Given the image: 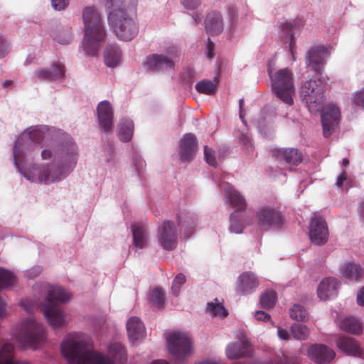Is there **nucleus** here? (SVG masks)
Returning a JSON list of instances; mask_svg holds the SVG:
<instances>
[{
    "mask_svg": "<svg viewBox=\"0 0 364 364\" xmlns=\"http://www.w3.org/2000/svg\"><path fill=\"white\" fill-rule=\"evenodd\" d=\"M277 300V293L272 290H268L263 293L260 297V304L262 308H272Z\"/></svg>",
    "mask_w": 364,
    "mask_h": 364,
    "instance_id": "4c0bfd02",
    "label": "nucleus"
},
{
    "mask_svg": "<svg viewBox=\"0 0 364 364\" xmlns=\"http://www.w3.org/2000/svg\"><path fill=\"white\" fill-rule=\"evenodd\" d=\"M6 315V302L0 296V317H3Z\"/></svg>",
    "mask_w": 364,
    "mask_h": 364,
    "instance_id": "052dcab7",
    "label": "nucleus"
},
{
    "mask_svg": "<svg viewBox=\"0 0 364 364\" xmlns=\"http://www.w3.org/2000/svg\"><path fill=\"white\" fill-rule=\"evenodd\" d=\"M43 139L41 131L33 129L29 132H23L16 140L14 149V161L18 166L23 163L26 156L32 152L35 146L40 144Z\"/></svg>",
    "mask_w": 364,
    "mask_h": 364,
    "instance_id": "0eeeda50",
    "label": "nucleus"
},
{
    "mask_svg": "<svg viewBox=\"0 0 364 364\" xmlns=\"http://www.w3.org/2000/svg\"><path fill=\"white\" fill-rule=\"evenodd\" d=\"M70 299V294L60 286L50 287L45 303L43 306V314L48 323L53 328H58L65 325V321L60 304Z\"/></svg>",
    "mask_w": 364,
    "mask_h": 364,
    "instance_id": "39448f33",
    "label": "nucleus"
},
{
    "mask_svg": "<svg viewBox=\"0 0 364 364\" xmlns=\"http://www.w3.org/2000/svg\"><path fill=\"white\" fill-rule=\"evenodd\" d=\"M53 8L56 11L64 10L69 4V0H51Z\"/></svg>",
    "mask_w": 364,
    "mask_h": 364,
    "instance_id": "09e8293b",
    "label": "nucleus"
},
{
    "mask_svg": "<svg viewBox=\"0 0 364 364\" xmlns=\"http://www.w3.org/2000/svg\"><path fill=\"white\" fill-rule=\"evenodd\" d=\"M207 311L212 316L221 318L226 317L228 314V311L217 299H215L214 302L208 303Z\"/></svg>",
    "mask_w": 364,
    "mask_h": 364,
    "instance_id": "c9c22d12",
    "label": "nucleus"
},
{
    "mask_svg": "<svg viewBox=\"0 0 364 364\" xmlns=\"http://www.w3.org/2000/svg\"><path fill=\"white\" fill-rule=\"evenodd\" d=\"M22 340L25 346L36 348L46 340V332L42 325L34 319H28L23 326Z\"/></svg>",
    "mask_w": 364,
    "mask_h": 364,
    "instance_id": "9b49d317",
    "label": "nucleus"
},
{
    "mask_svg": "<svg viewBox=\"0 0 364 364\" xmlns=\"http://www.w3.org/2000/svg\"><path fill=\"white\" fill-rule=\"evenodd\" d=\"M127 334L132 342L141 340L145 336V327L143 322L136 316L131 317L127 323Z\"/></svg>",
    "mask_w": 364,
    "mask_h": 364,
    "instance_id": "a878e982",
    "label": "nucleus"
},
{
    "mask_svg": "<svg viewBox=\"0 0 364 364\" xmlns=\"http://www.w3.org/2000/svg\"><path fill=\"white\" fill-rule=\"evenodd\" d=\"M196 90L199 93L210 95L215 92L216 86L210 80H202L196 85Z\"/></svg>",
    "mask_w": 364,
    "mask_h": 364,
    "instance_id": "a19ab883",
    "label": "nucleus"
},
{
    "mask_svg": "<svg viewBox=\"0 0 364 364\" xmlns=\"http://www.w3.org/2000/svg\"><path fill=\"white\" fill-rule=\"evenodd\" d=\"M132 231L134 246L140 249L144 248L148 240L147 228L144 225L134 224L132 225Z\"/></svg>",
    "mask_w": 364,
    "mask_h": 364,
    "instance_id": "c85d7f7f",
    "label": "nucleus"
},
{
    "mask_svg": "<svg viewBox=\"0 0 364 364\" xmlns=\"http://www.w3.org/2000/svg\"><path fill=\"white\" fill-rule=\"evenodd\" d=\"M196 217L188 212H181L177 215V223L178 227L191 232L196 225Z\"/></svg>",
    "mask_w": 364,
    "mask_h": 364,
    "instance_id": "f704fd0d",
    "label": "nucleus"
},
{
    "mask_svg": "<svg viewBox=\"0 0 364 364\" xmlns=\"http://www.w3.org/2000/svg\"><path fill=\"white\" fill-rule=\"evenodd\" d=\"M309 356L318 364L331 362L335 357V352L323 344L311 345L308 350Z\"/></svg>",
    "mask_w": 364,
    "mask_h": 364,
    "instance_id": "f3484780",
    "label": "nucleus"
},
{
    "mask_svg": "<svg viewBox=\"0 0 364 364\" xmlns=\"http://www.w3.org/2000/svg\"><path fill=\"white\" fill-rule=\"evenodd\" d=\"M243 103H244L243 99H240L239 101V105H240V117H242V107Z\"/></svg>",
    "mask_w": 364,
    "mask_h": 364,
    "instance_id": "0e129e2a",
    "label": "nucleus"
},
{
    "mask_svg": "<svg viewBox=\"0 0 364 364\" xmlns=\"http://www.w3.org/2000/svg\"><path fill=\"white\" fill-rule=\"evenodd\" d=\"M338 282L335 278H326L323 279L317 289L318 296L321 300L329 299L337 295Z\"/></svg>",
    "mask_w": 364,
    "mask_h": 364,
    "instance_id": "b1692460",
    "label": "nucleus"
},
{
    "mask_svg": "<svg viewBox=\"0 0 364 364\" xmlns=\"http://www.w3.org/2000/svg\"><path fill=\"white\" fill-rule=\"evenodd\" d=\"M339 327L341 330L353 334H359L363 331L361 323L354 317H346L341 319Z\"/></svg>",
    "mask_w": 364,
    "mask_h": 364,
    "instance_id": "7c9ffc66",
    "label": "nucleus"
},
{
    "mask_svg": "<svg viewBox=\"0 0 364 364\" xmlns=\"http://www.w3.org/2000/svg\"><path fill=\"white\" fill-rule=\"evenodd\" d=\"M239 213L237 212H234L230 215V230L232 232H235L236 234L241 233L244 226L241 221L238 219Z\"/></svg>",
    "mask_w": 364,
    "mask_h": 364,
    "instance_id": "37998d69",
    "label": "nucleus"
},
{
    "mask_svg": "<svg viewBox=\"0 0 364 364\" xmlns=\"http://www.w3.org/2000/svg\"><path fill=\"white\" fill-rule=\"evenodd\" d=\"M342 164L344 166H348L349 164V160L348 159H343V161H342Z\"/></svg>",
    "mask_w": 364,
    "mask_h": 364,
    "instance_id": "69168bd1",
    "label": "nucleus"
},
{
    "mask_svg": "<svg viewBox=\"0 0 364 364\" xmlns=\"http://www.w3.org/2000/svg\"><path fill=\"white\" fill-rule=\"evenodd\" d=\"M186 282V277L182 274H178L174 279L172 286L173 294L177 296L179 292L180 286Z\"/></svg>",
    "mask_w": 364,
    "mask_h": 364,
    "instance_id": "a18cd8bd",
    "label": "nucleus"
},
{
    "mask_svg": "<svg viewBox=\"0 0 364 364\" xmlns=\"http://www.w3.org/2000/svg\"><path fill=\"white\" fill-rule=\"evenodd\" d=\"M240 142L248 152L252 151V141L248 136L242 134L240 137Z\"/></svg>",
    "mask_w": 364,
    "mask_h": 364,
    "instance_id": "3c124183",
    "label": "nucleus"
},
{
    "mask_svg": "<svg viewBox=\"0 0 364 364\" xmlns=\"http://www.w3.org/2000/svg\"><path fill=\"white\" fill-rule=\"evenodd\" d=\"M15 279V276L11 272L0 269V289L12 286Z\"/></svg>",
    "mask_w": 364,
    "mask_h": 364,
    "instance_id": "79ce46f5",
    "label": "nucleus"
},
{
    "mask_svg": "<svg viewBox=\"0 0 364 364\" xmlns=\"http://www.w3.org/2000/svg\"><path fill=\"white\" fill-rule=\"evenodd\" d=\"M206 31L212 36L218 35L223 31V18L220 12L211 11L205 21Z\"/></svg>",
    "mask_w": 364,
    "mask_h": 364,
    "instance_id": "bb28decb",
    "label": "nucleus"
},
{
    "mask_svg": "<svg viewBox=\"0 0 364 364\" xmlns=\"http://www.w3.org/2000/svg\"><path fill=\"white\" fill-rule=\"evenodd\" d=\"M121 50L117 46H108L104 55L105 65L110 68L116 67L120 60Z\"/></svg>",
    "mask_w": 364,
    "mask_h": 364,
    "instance_id": "473e14b6",
    "label": "nucleus"
},
{
    "mask_svg": "<svg viewBox=\"0 0 364 364\" xmlns=\"http://www.w3.org/2000/svg\"><path fill=\"white\" fill-rule=\"evenodd\" d=\"M97 112L100 127L105 132L111 131L113 126V112L108 101H102L97 107Z\"/></svg>",
    "mask_w": 364,
    "mask_h": 364,
    "instance_id": "412c9836",
    "label": "nucleus"
},
{
    "mask_svg": "<svg viewBox=\"0 0 364 364\" xmlns=\"http://www.w3.org/2000/svg\"><path fill=\"white\" fill-rule=\"evenodd\" d=\"M63 356L69 361L77 364H124L127 360L124 347L120 343H113L109 347V353L112 357L105 356L92 350L90 341L84 335L69 337L61 346Z\"/></svg>",
    "mask_w": 364,
    "mask_h": 364,
    "instance_id": "f257e3e1",
    "label": "nucleus"
},
{
    "mask_svg": "<svg viewBox=\"0 0 364 364\" xmlns=\"http://www.w3.org/2000/svg\"><path fill=\"white\" fill-rule=\"evenodd\" d=\"M197 149L196 137L191 133L186 134L180 141L179 154L183 161L193 159Z\"/></svg>",
    "mask_w": 364,
    "mask_h": 364,
    "instance_id": "6ab92c4d",
    "label": "nucleus"
},
{
    "mask_svg": "<svg viewBox=\"0 0 364 364\" xmlns=\"http://www.w3.org/2000/svg\"><path fill=\"white\" fill-rule=\"evenodd\" d=\"M291 333L296 339L306 340L309 336V330L301 323H294L291 326Z\"/></svg>",
    "mask_w": 364,
    "mask_h": 364,
    "instance_id": "ea45409f",
    "label": "nucleus"
},
{
    "mask_svg": "<svg viewBox=\"0 0 364 364\" xmlns=\"http://www.w3.org/2000/svg\"><path fill=\"white\" fill-rule=\"evenodd\" d=\"M167 343L169 352L176 359L185 358L192 353V341L186 333H171Z\"/></svg>",
    "mask_w": 364,
    "mask_h": 364,
    "instance_id": "1a4fd4ad",
    "label": "nucleus"
},
{
    "mask_svg": "<svg viewBox=\"0 0 364 364\" xmlns=\"http://www.w3.org/2000/svg\"><path fill=\"white\" fill-rule=\"evenodd\" d=\"M323 47H314L309 50L306 56V65L316 73H321L323 68Z\"/></svg>",
    "mask_w": 364,
    "mask_h": 364,
    "instance_id": "393cba45",
    "label": "nucleus"
},
{
    "mask_svg": "<svg viewBox=\"0 0 364 364\" xmlns=\"http://www.w3.org/2000/svg\"><path fill=\"white\" fill-rule=\"evenodd\" d=\"M206 51H207V57L209 59H211L215 55V44L210 39H208V42L206 44Z\"/></svg>",
    "mask_w": 364,
    "mask_h": 364,
    "instance_id": "864d4df0",
    "label": "nucleus"
},
{
    "mask_svg": "<svg viewBox=\"0 0 364 364\" xmlns=\"http://www.w3.org/2000/svg\"><path fill=\"white\" fill-rule=\"evenodd\" d=\"M255 317L258 321H268L270 319V315L263 311H257Z\"/></svg>",
    "mask_w": 364,
    "mask_h": 364,
    "instance_id": "5fc2aeb1",
    "label": "nucleus"
},
{
    "mask_svg": "<svg viewBox=\"0 0 364 364\" xmlns=\"http://www.w3.org/2000/svg\"><path fill=\"white\" fill-rule=\"evenodd\" d=\"M347 177H348V174H347V172L343 170L341 173L340 175L338 176L337 178V181H336V185L338 186V187H341L343 184V182L345 181H346L347 179Z\"/></svg>",
    "mask_w": 364,
    "mask_h": 364,
    "instance_id": "4d7b16f0",
    "label": "nucleus"
},
{
    "mask_svg": "<svg viewBox=\"0 0 364 364\" xmlns=\"http://www.w3.org/2000/svg\"><path fill=\"white\" fill-rule=\"evenodd\" d=\"M181 4L188 9H195L198 7L202 0H181Z\"/></svg>",
    "mask_w": 364,
    "mask_h": 364,
    "instance_id": "8fccbe9b",
    "label": "nucleus"
},
{
    "mask_svg": "<svg viewBox=\"0 0 364 364\" xmlns=\"http://www.w3.org/2000/svg\"><path fill=\"white\" fill-rule=\"evenodd\" d=\"M342 275L350 280H358L364 276V269L359 264L348 262L345 264L342 270Z\"/></svg>",
    "mask_w": 364,
    "mask_h": 364,
    "instance_id": "72a5a7b5",
    "label": "nucleus"
},
{
    "mask_svg": "<svg viewBox=\"0 0 364 364\" xmlns=\"http://www.w3.org/2000/svg\"><path fill=\"white\" fill-rule=\"evenodd\" d=\"M336 344L338 347L347 355L359 357L362 355V350L359 345L353 338L341 336L338 338Z\"/></svg>",
    "mask_w": 364,
    "mask_h": 364,
    "instance_id": "cd10ccee",
    "label": "nucleus"
},
{
    "mask_svg": "<svg viewBox=\"0 0 364 364\" xmlns=\"http://www.w3.org/2000/svg\"><path fill=\"white\" fill-rule=\"evenodd\" d=\"M14 350L12 344H4L0 349V364H29L24 360H15L13 357Z\"/></svg>",
    "mask_w": 364,
    "mask_h": 364,
    "instance_id": "c756f323",
    "label": "nucleus"
},
{
    "mask_svg": "<svg viewBox=\"0 0 364 364\" xmlns=\"http://www.w3.org/2000/svg\"><path fill=\"white\" fill-rule=\"evenodd\" d=\"M149 299L150 303L157 309L163 308L165 304V295L159 288H155L149 294Z\"/></svg>",
    "mask_w": 364,
    "mask_h": 364,
    "instance_id": "e433bc0d",
    "label": "nucleus"
},
{
    "mask_svg": "<svg viewBox=\"0 0 364 364\" xmlns=\"http://www.w3.org/2000/svg\"><path fill=\"white\" fill-rule=\"evenodd\" d=\"M10 50L9 44L1 36H0V58H4Z\"/></svg>",
    "mask_w": 364,
    "mask_h": 364,
    "instance_id": "de8ad7c7",
    "label": "nucleus"
},
{
    "mask_svg": "<svg viewBox=\"0 0 364 364\" xmlns=\"http://www.w3.org/2000/svg\"><path fill=\"white\" fill-rule=\"evenodd\" d=\"M259 286V280L251 272H245L238 278L235 287L237 294L248 295L252 294Z\"/></svg>",
    "mask_w": 364,
    "mask_h": 364,
    "instance_id": "dca6fc26",
    "label": "nucleus"
},
{
    "mask_svg": "<svg viewBox=\"0 0 364 364\" xmlns=\"http://www.w3.org/2000/svg\"><path fill=\"white\" fill-rule=\"evenodd\" d=\"M78 158L77 146L74 143L58 144L52 142L41 151L43 160L53 159L58 161L60 164L53 169L49 166L43 167L38 171V180L40 182L49 183L60 181L75 166Z\"/></svg>",
    "mask_w": 364,
    "mask_h": 364,
    "instance_id": "f03ea898",
    "label": "nucleus"
},
{
    "mask_svg": "<svg viewBox=\"0 0 364 364\" xmlns=\"http://www.w3.org/2000/svg\"><path fill=\"white\" fill-rule=\"evenodd\" d=\"M278 336L280 338L283 340L289 339V333L287 330L282 329L281 328H278Z\"/></svg>",
    "mask_w": 364,
    "mask_h": 364,
    "instance_id": "bf43d9fd",
    "label": "nucleus"
},
{
    "mask_svg": "<svg viewBox=\"0 0 364 364\" xmlns=\"http://www.w3.org/2000/svg\"><path fill=\"white\" fill-rule=\"evenodd\" d=\"M85 37L84 50L88 55H95L100 43L106 37L102 18L95 6H87L82 12Z\"/></svg>",
    "mask_w": 364,
    "mask_h": 364,
    "instance_id": "20e7f679",
    "label": "nucleus"
},
{
    "mask_svg": "<svg viewBox=\"0 0 364 364\" xmlns=\"http://www.w3.org/2000/svg\"><path fill=\"white\" fill-rule=\"evenodd\" d=\"M134 131V122L129 119H123L118 126L117 135L119 139L127 142L132 139Z\"/></svg>",
    "mask_w": 364,
    "mask_h": 364,
    "instance_id": "2f4dec72",
    "label": "nucleus"
},
{
    "mask_svg": "<svg viewBox=\"0 0 364 364\" xmlns=\"http://www.w3.org/2000/svg\"><path fill=\"white\" fill-rule=\"evenodd\" d=\"M151 364H170V363H168L166 360H159L153 361Z\"/></svg>",
    "mask_w": 364,
    "mask_h": 364,
    "instance_id": "e2e57ef3",
    "label": "nucleus"
},
{
    "mask_svg": "<svg viewBox=\"0 0 364 364\" xmlns=\"http://www.w3.org/2000/svg\"><path fill=\"white\" fill-rule=\"evenodd\" d=\"M110 10L108 23L116 36L122 41H129L138 33L139 29L135 21L129 17L124 8L135 5L136 0H103Z\"/></svg>",
    "mask_w": 364,
    "mask_h": 364,
    "instance_id": "7ed1b4c3",
    "label": "nucleus"
},
{
    "mask_svg": "<svg viewBox=\"0 0 364 364\" xmlns=\"http://www.w3.org/2000/svg\"><path fill=\"white\" fill-rule=\"evenodd\" d=\"M158 241L159 245L166 250H174L178 243L176 229L174 223L165 220L158 228Z\"/></svg>",
    "mask_w": 364,
    "mask_h": 364,
    "instance_id": "f8f14e48",
    "label": "nucleus"
},
{
    "mask_svg": "<svg viewBox=\"0 0 364 364\" xmlns=\"http://www.w3.org/2000/svg\"><path fill=\"white\" fill-rule=\"evenodd\" d=\"M204 157L205 161L210 166L215 167L217 165L216 159L213 154V150L208 146H204Z\"/></svg>",
    "mask_w": 364,
    "mask_h": 364,
    "instance_id": "49530a36",
    "label": "nucleus"
},
{
    "mask_svg": "<svg viewBox=\"0 0 364 364\" xmlns=\"http://www.w3.org/2000/svg\"><path fill=\"white\" fill-rule=\"evenodd\" d=\"M173 61L164 55L153 54L147 57L145 66L152 71H166L174 68Z\"/></svg>",
    "mask_w": 364,
    "mask_h": 364,
    "instance_id": "aec40b11",
    "label": "nucleus"
},
{
    "mask_svg": "<svg viewBox=\"0 0 364 364\" xmlns=\"http://www.w3.org/2000/svg\"><path fill=\"white\" fill-rule=\"evenodd\" d=\"M269 75L272 81V87L274 93L283 102L291 105L294 103V86L293 75L287 68L281 69L272 75L269 70Z\"/></svg>",
    "mask_w": 364,
    "mask_h": 364,
    "instance_id": "423d86ee",
    "label": "nucleus"
},
{
    "mask_svg": "<svg viewBox=\"0 0 364 364\" xmlns=\"http://www.w3.org/2000/svg\"><path fill=\"white\" fill-rule=\"evenodd\" d=\"M252 353L251 345L247 340H242L240 343L229 344L226 348V355L232 360L250 356Z\"/></svg>",
    "mask_w": 364,
    "mask_h": 364,
    "instance_id": "5701e85b",
    "label": "nucleus"
},
{
    "mask_svg": "<svg viewBox=\"0 0 364 364\" xmlns=\"http://www.w3.org/2000/svg\"><path fill=\"white\" fill-rule=\"evenodd\" d=\"M65 67L60 62L53 63L49 69H39L36 70L35 76L43 80H61L64 79Z\"/></svg>",
    "mask_w": 364,
    "mask_h": 364,
    "instance_id": "a211bd4d",
    "label": "nucleus"
},
{
    "mask_svg": "<svg viewBox=\"0 0 364 364\" xmlns=\"http://www.w3.org/2000/svg\"><path fill=\"white\" fill-rule=\"evenodd\" d=\"M257 225L264 230L280 228L284 223V216L278 209L263 206L257 212Z\"/></svg>",
    "mask_w": 364,
    "mask_h": 364,
    "instance_id": "9d476101",
    "label": "nucleus"
},
{
    "mask_svg": "<svg viewBox=\"0 0 364 364\" xmlns=\"http://www.w3.org/2000/svg\"><path fill=\"white\" fill-rule=\"evenodd\" d=\"M295 46V43L291 40L290 45H289V49L291 53L293 59L294 60V48Z\"/></svg>",
    "mask_w": 364,
    "mask_h": 364,
    "instance_id": "680f3d73",
    "label": "nucleus"
},
{
    "mask_svg": "<svg viewBox=\"0 0 364 364\" xmlns=\"http://www.w3.org/2000/svg\"><path fill=\"white\" fill-rule=\"evenodd\" d=\"M341 119L339 108L333 104H329L323 110L321 122L323 135L326 138L329 137L338 124Z\"/></svg>",
    "mask_w": 364,
    "mask_h": 364,
    "instance_id": "4468645a",
    "label": "nucleus"
},
{
    "mask_svg": "<svg viewBox=\"0 0 364 364\" xmlns=\"http://www.w3.org/2000/svg\"><path fill=\"white\" fill-rule=\"evenodd\" d=\"M353 102L357 105L364 107V89L355 94Z\"/></svg>",
    "mask_w": 364,
    "mask_h": 364,
    "instance_id": "603ef678",
    "label": "nucleus"
},
{
    "mask_svg": "<svg viewBox=\"0 0 364 364\" xmlns=\"http://www.w3.org/2000/svg\"><path fill=\"white\" fill-rule=\"evenodd\" d=\"M273 156L279 161L290 166H298L303 161V154L296 148L274 149Z\"/></svg>",
    "mask_w": 364,
    "mask_h": 364,
    "instance_id": "2eb2a0df",
    "label": "nucleus"
},
{
    "mask_svg": "<svg viewBox=\"0 0 364 364\" xmlns=\"http://www.w3.org/2000/svg\"><path fill=\"white\" fill-rule=\"evenodd\" d=\"M228 13L229 17L231 18V23L233 25L237 19V11L235 7H230Z\"/></svg>",
    "mask_w": 364,
    "mask_h": 364,
    "instance_id": "6e6d98bb",
    "label": "nucleus"
},
{
    "mask_svg": "<svg viewBox=\"0 0 364 364\" xmlns=\"http://www.w3.org/2000/svg\"><path fill=\"white\" fill-rule=\"evenodd\" d=\"M301 95L310 110H319L323 102L324 85L320 79H310L302 82Z\"/></svg>",
    "mask_w": 364,
    "mask_h": 364,
    "instance_id": "6e6552de",
    "label": "nucleus"
},
{
    "mask_svg": "<svg viewBox=\"0 0 364 364\" xmlns=\"http://www.w3.org/2000/svg\"><path fill=\"white\" fill-rule=\"evenodd\" d=\"M311 241L317 245L325 244L328 239V229L325 220L317 214H314L311 220L309 227Z\"/></svg>",
    "mask_w": 364,
    "mask_h": 364,
    "instance_id": "ddd939ff",
    "label": "nucleus"
},
{
    "mask_svg": "<svg viewBox=\"0 0 364 364\" xmlns=\"http://www.w3.org/2000/svg\"><path fill=\"white\" fill-rule=\"evenodd\" d=\"M73 37L71 29L62 30L54 35V40L60 44L68 43Z\"/></svg>",
    "mask_w": 364,
    "mask_h": 364,
    "instance_id": "c03bdc74",
    "label": "nucleus"
},
{
    "mask_svg": "<svg viewBox=\"0 0 364 364\" xmlns=\"http://www.w3.org/2000/svg\"><path fill=\"white\" fill-rule=\"evenodd\" d=\"M222 187L224 190L225 198L231 206L237 210L236 212L245 210L247 203L244 196L230 183H223Z\"/></svg>",
    "mask_w": 364,
    "mask_h": 364,
    "instance_id": "4be33fe9",
    "label": "nucleus"
},
{
    "mask_svg": "<svg viewBox=\"0 0 364 364\" xmlns=\"http://www.w3.org/2000/svg\"><path fill=\"white\" fill-rule=\"evenodd\" d=\"M11 82H11V80H6V81H4V84H3V86H4V87H7V86H9V85H11Z\"/></svg>",
    "mask_w": 364,
    "mask_h": 364,
    "instance_id": "338daca9",
    "label": "nucleus"
},
{
    "mask_svg": "<svg viewBox=\"0 0 364 364\" xmlns=\"http://www.w3.org/2000/svg\"><path fill=\"white\" fill-rule=\"evenodd\" d=\"M289 313L290 316L296 321H306L309 317L307 311L300 304H294Z\"/></svg>",
    "mask_w": 364,
    "mask_h": 364,
    "instance_id": "58836bf2",
    "label": "nucleus"
},
{
    "mask_svg": "<svg viewBox=\"0 0 364 364\" xmlns=\"http://www.w3.org/2000/svg\"><path fill=\"white\" fill-rule=\"evenodd\" d=\"M357 302L360 306H364V287L359 291L358 294Z\"/></svg>",
    "mask_w": 364,
    "mask_h": 364,
    "instance_id": "13d9d810",
    "label": "nucleus"
}]
</instances>
